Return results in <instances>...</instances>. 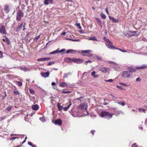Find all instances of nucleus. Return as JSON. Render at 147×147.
<instances>
[{
  "label": "nucleus",
  "mask_w": 147,
  "mask_h": 147,
  "mask_svg": "<svg viewBox=\"0 0 147 147\" xmlns=\"http://www.w3.org/2000/svg\"><path fill=\"white\" fill-rule=\"evenodd\" d=\"M114 115V114L110 113L109 112L104 111L101 112L100 116L102 117H104L108 119H109L112 117L113 115Z\"/></svg>",
  "instance_id": "nucleus-1"
},
{
  "label": "nucleus",
  "mask_w": 147,
  "mask_h": 147,
  "mask_svg": "<svg viewBox=\"0 0 147 147\" xmlns=\"http://www.w3.org/2000/svg\"><path fill=\"white\" fill-rule=\"evenodd\" d=\"M24 15V13L20 10L18 11L16 14V19L18 21L20 20L21 18Z\"/></svg>",
  "instance_id": "nucleus-2"
},
{
  "label": "nucleus",
  "mask_w": 147,
  "mask_h": 147,
  "mask_svg": "<svg viewBox=\"0 0 147 147\" xmlns=\"http://www.w3.org/2000/svg\"><path fill=\"white\" fill-rule=\"evenodd\" d=\"M74 60H73V62L77 64H80L82 63L84 61L83 59L78 58H74Z\"/></svg>",
  "instance_id": "nucleus-3"
},
{
  "label": "nucleus",
  "mask_w": 147,
  "mask_h": 147,
  "mask_svg": "<svg viewBox=\"0 0 147 147\" xmlns=\"http://www.w3.org/2000/svg\"><path fill=\"white\" fill-rule=\"evenodd\" d=\"M137 31H128V36L131 37L138 35L137 34Z\"/></svg>",
  "instance_id": "nucleus-4"
},
{
  "label": "nucleus",
  "mask_w": 147,
  "mask_h": 147,
  "mask_svg": "<svg viewBox=\"0 0 147 147\" xmlns=\"http://www.w3.org/2000/svg\"><path fill=\"white\" fill-rule=\"evenodd\" d=\"M131 76L129 72L127 71H123V72L122 76L123 78H129Z\"/></svg>",
  "instance_id": "nucleus-5"
},
{
  "label": "nucleus",
  "mask_w": 147,
  "mask_h": 147,
  "mask_svg": "<svg viewBox=\"0 0 147 147\" xmlns=\"http://www.w3.org/2000/svg\"><path fill=\"white\" fill-rule=\"evenodd\" d=\"M0 33L4 34H6L5 27L3 25H1L0 28Z\"/></svg>",
  "instance_id": "nucleus-6"
},
{
  "label": "nucleus",
  "mask_w": 147,
  "mask_h": 147,
  "mask_svg": "<svg viewBox=\"0 0 147 147\" xmlns=\"http://www.w3.org/2000/svg\"><path fill=\"white\" fill-rule=\"evenodd\" d=\"M113 43L111 42H110L106 44V45L107 47L109 48L113 49H116L115 47L112 45Z\"/></svg>",
  "instance_id": "nucleus-7"
},
{
  "label": "nucleus",
  "mask_w": 147,
  "mask_h": 147,
  "mask_svg": "<svg viewBox=\"0 0 147 147\" xmlns=\"http://www.w3.org/2000/svg\"><path fill=\"white\" fill-rule=\"evenodd\" d=\"M49 74L50 73L48 71L45 72H42L41 73V76L45 78L49 77Z\"/></svg>",
  "instance_id": "nucleus-8"
},
{
  "label": "nucleus",
  "mask_w": 147,
  "mask_h": 147,
  "mask_svg": "<svg viewBox=\"0 0 147 147\" xmlns=\"http://www.w3.org/2000/svg\"><path fill=\"white\" fill-rule=\"evenodd\" d=\"M99 70L100 71L103 73H106L109 70V69L108 68L101 67H99Z\"/></svg>",
  "instance_id": "nucleus-9"
},
{
  "label": "nucleus",
  "mask_w": 147,
  "mask_h": 147,
  "mask_svg": "<svg viewBox=\"0 0 147 147\" xmlns=\"http://www.w3.org/2000/svg\"><path fill=\"white\" fill-rule=\"evenodd\" d=\"M74 58H71L69 57H67L65 58L64 61L66 62L67 63H71V62H73V60H74Z\"/></svg>",
  "instance_id": "nucleus-10"
},
{
  "label": "nucleus",
  "mask_w": 147,
  "mask_h": 147,
  "mask_svg": "<svg viewBox=\"0 0 147 147\" xmlns=\"http://www.w3.org/2000/svg\"><path fill=\"white\" fill-rule=\"evenodd\" d=\"M54 123L56 125H61L62 123V121L60 119H58L55 120L54 121Z\"/></svg>",
  "instance_id": "nucleus-11"
},
{
  "label": "nucleus",
  "mask_w": 147,
  "mask_h": 147,
  "mask_svg": "<svg viewBox=\"0 0 147 147\" xmlns=\"http://www.w3.org/2000/svg\"><path fill=\"white\" fill-rule=\"evenodd\" d=\"M51 59L49 57L48 58H41L38 59L37 61H48L50 60Z\"/></svg>",
  "instance_id": "nucleus-12"
},
{
  "label": "nucleus",
  "mask_w": 147,
  "mask_h": 147,
  "mask_svg": "<svg viewBox=\"0 0 147 147\" xmlns=\"http://www.w3.org/2000/svg\"><path fill=\"white\" fill-rule=\"evenodd\" d=\"M4 9L5 13H8L9 11V6L6 4L5 5L4 7Z\"/></svg>",
  "instance_id": "nucleus-13"
},
{
  "label": "nucleus",
  "mask_w": 147,
  "mask_h": 147,
  "mask_svg": "<svg viewBox=\"0 0 147 147\" xmlns=\"http://www.w3.org/2000/svg\"><path fill=\"white\" fill-rule=\"evenodd\" d=\"M147 67V65L145 64L142 65L140 67H136V68L138 69H142L146 68Z\"/></svg>",
  "instance_id": "nucleus-14"
},
{
  "label": "nucleus",
  "mask_w": 147,
  "mask_h": 147,
  "mask_svg": "<svg viewBox=\"0 0 147 147\" xmlns=\"http://www.w3.org/2000/svg\"><path fill=\"white\" fill-rule=\"evenodd\" d=\"M4 37H5V39H3V40L4 42L6 41V44L8 45H9L10 44V41L9 39L6 36H4Z\"/></svg>",
  "instance_id": "nucleus-15"
},
{
  "label": "nucleus",
  "mask_w": 147,
  "mask_h": 147,
  "mask_svg": "<svg viewBox=\"0 0 147 147\" xmlns=\"http://www.w3.org/2000/svg\"><path fill=\"white\" fill-rule=\"evenodd\" d=\"M59 85V86L62 87H64L67 86V83L64 82H60Z\"/></svg>",
  "instance_id": "nucleus-16"
},
{
  "label": "nucleus",
  "mask_w": 147,
  "mask_h": 147,
  "mask_svg": "<svg viewBox=\"0 0 147 147\" xmlns=\"http://www.w3.org/2000/svg\"><path fill=\"white\" fill-rule=\"evenodd\" d=\"M93 56L94 58H96L98 61H101L102 60V59L101 57L95 55H93Z\"/></svg>",
  "instance_id": "nucleus-17"
},
{
  "label": "nucleus",
  "mask_w": 147,
  "mask_h": 147,
  "mask_svg": "<svg viewBox=\"0 0 147 147\" xmlns=\"http://www.w3.org/2000/svg\"><path fill=\"white\" fill-rule=\"evenodd\" d=\"M128 70L129 72H134L136 71V69L134 68H132L131 67H129L128 69Z\"/></svg>",
  "instance_id": "nucleus-18"
},
{
  "label": "nucleus",
  "mask_w": 147,
  "mask_h": 147,
  "mask_svg": "<svg viewBox=\"0 0 147 147\" xmlns=\"http://www.w3.org/2000/svg\"><path fill=\"white\" fill-rule=\"evenodd\" d=\"M23 23H22L17 28L15 29V31L16 32H18L19 30H20L22 27L23 26Z\"/></svg>",
  "instance_id": "nucleus-19"
},
{
  "label": "nucleus",
  "mask_w": 147,
  "mask_h": 147,
  "mask_svg": "<svg viewBox=\"0 0 147 147\" xmlns=\"http://www.w3.org/2000/svg\"><path fill=\"white\" fill-rule=\"evenodd\" d=\"M32 108L33 110H37L38 109V107L37 105H35L32 106Z\"/></svg>",
  "instance_id": "nucleus-20"
},
{
  "label": "nucleus",
  "mask_w": 147,
  "mask_h": 147,
  "mask_svg": "<svg viewBox=\"0 0 147 147\" xmlns=\"http://www.w3.org/2000/svg\"><path fill=\"white\" fill-rule=\"evenodd\" d=\"M57 106L59 110V111H61L63 108V107L62 106L60 105V103H58L57 104Z\"/></svg>",
  "instance_id": "nucleus-21"
},
{
  "label": "nucleus",
  "mask_w": 147,
  "mask_h": 147,
  "mask_svg": "<svg viewBox=\"0 0 147 147\" xmlns=\"http://www.w3.org/2000/svg\"><path fill=\"white\" fill-rule=\"evenodd\" d=\"M96 72L95 71H93L91 73V75L94 77L96 78L98 77V75L95 74Z\"/></svg>",
  "instance_id": "nucleus-22"
},
{
  "label": "nucleus",
  "mask_w": 147,
  "mask_h": 147,
  "mask_svg": "<svg viewBox=\"0 0 147 147\" xmlns=\"http://www.w3.org/2000/svg\"><path fill=\"white\" fill-rule=\"evenodd\" d=\"M72 73L70 72L64 74H63V78H67V77L68 76L71 75Z\"/></svg>",
  "instance_id": "nucleus-23"
},
{
  "label": "nucleus",
  "mask_w": 147,
  "mask_h": 147,
  "mask_svg": "<svg viewBox=\"0 0 147 147\" xmlns=\"http://www.w3.org/2000/svg\"><path fill=\"white\" fill-rule=\"evenodd\" d=\"M52 0H45L44 3L45 5H48L49 2L52 3Z\"/></svg>",
  "instance_id": "nucleus-24"
},
{
  "label": "nucleus",
  "mask_w": 147,
  "mask_h": 147,
  "mask_svg": "<svg viewBox=\"0 0 147 147\" xmlns=\"http://www.w3.org/2000/svg\"><path fill=\"white\" fill-rule=\"evenodd\" d=\"M78 107L80 109H83L85 107V104L84 103H82L80 105L78 106Z\"/></svg>",
  "instance_id": "nucleus-25"
},
{
  "label": "nucleus",
  "mask_w": 147,
  "mask_h": 147,
  "mask_svg": "<svg viewBox=\"0 0 147 147\" xmlns=\"http://www.w3.org/2000/svg\"><path fill=\"white\" fill-rule=\"evenodd\" d=\"M65 49H63L59 51V53H61V55L65 54Z\"/></svg>",
  "instance_id": "nucleus-26"
},
{
  "label": "nucleus",
  "mask_w": 147,
  "mask_h": 147,
  "mask_svg": "<svg viewBox=\"0 0 147 147\" xmlns=\"http://www.w3.org/2000/svg\"><path fill=\"white\" fill-rule=\"evenodd\" d=\"M96 20L97 21V23L99 25H101L102 23V21L100 20L98 18H96Z\"/></svg>",
  "instance_id": "nucleus-27"
},
{
  "label": "nucleus",
  "mask_w": 147,
  "mask_h": 147,
  "mask_svg": "<svg viewBox=\"0 0 147 147\" xmlns=\"http://www.w3.org/2000/svg\"><path fill=\"white\" fill-rule=\"evenodd\" d=\"M89 40H95L96 41H97V40L96 39V38L95 37H90L89 39Z\"/></svg>",
  "instance_id": "nucleus-28"
},
{
  "label": "nucleus",
  "mask_w": 147,
  "mask_h": 147,
  "mask_svg": "<svg viewBox=\"0 0 147 147\" xmlns=\"http://www.w3.org/2000/svg\"><path fill=\"white\" fill-rule=\"evenodd\" d=\"M91 51L90 50H83L82 51V53H89Z\"/></svg>",
  "instance_id": "nucleus-29"
},
{
  "label": "nucleus",
  "mask_w": 147,
  "mask_h": 147,
  "mask_svg": "<svg viewBox=\"0 0 147 147\" xmlns=\"http://www.w3.org/2000/svg\"><path fill=\"white\" fill-rule=\"evenodd\" d=\"M100 16L103 19H105L106 18V16L103 13H102L100 14Z\"/></svg>",
  "instance_id": "nucleus-30"
},
{
  "label": "nucleus",
  "mask_w": 147,
  "mask_h": 147,
  "mask_svg": "<svg viewBox=\"0 0 147 147\" xmlns=\"http://www.w3.org/2000/svg\"><path fill=\"white\" fill-rule=\"evenodd\" d=\"M112 20V22L114 23H117L118 22V20L117 19L114 18H113Z\"/></svg>",
  "instance_id": "nucleus-31"
},
{
  "label": "nucleus",
  "mask_w": 147,
  "mask_h": 147,
  "mask_svg": "<svg viewBox=\"0 0 147 147\" xmlns=\"http://www.w3.org/2000/svg\"><path fill=\"white\" fill-rule=\"evenodd\" d=\"M104 40L108 43L111 41H110L106 37H104Z\"/></svg>",
  "instance_id": "nucleus-32"
},
{
  "label": "nucleus",
  "mask_w": 147,
  "mask_h": 147,
  "mask_svg": "<svg viewBox=\"0 0 147 147\" xmlns=\"http://www.w3.org/2000/svg\"><path fill=\"white\" fill-rule=\"evenodd\" d=\"M12 107V106H9L8 107L6 108V110L8 111H10V109H11Z\"/></svg>",
  "instance_id": "nucleus-33"
},
{
  "label": "nucleus",
  "mask_w": 147,
  "mask_h": 147,
  "mask_svg": "<svg viewBox=\"0 0 147 147\" xmlns=\"http://www.w3.org/2000/svg\"><path fill=\"white\" fill-rule=\"evenodd\" d=\"M62 92L64 94H69L71 93V92L70 91H63Z\"/></svg>",
  "instance_id": "nucleus-34"
},
{
  "label": "nucleus",
  "mask_w": 147,
  "mask_h": 147,
  "mask_svg": "<svg viewBox=\"0 0 147 147\" xmlns=\"http://www.w3.org/2000/svg\"><path fill=\"white\" fill-rule=\"evenodd\" d=\"M74 50L72 49H69L67 50L66 51V53H71L72 51H74Z\"/></svg>",
  "instance_id": "nucleus-35"
},
{
  "label": "nucleus",
  "mask_w": 147,
  "mask_h": 147,
  "mask_svg": "<svg viewBox=\"0 0 147 147\" xmlns=\"http://www.w3.org/2000/svg\"><path fill=\"white\" fill-rule=\"evenodd\" d=\"M117 103L123 106H124L125 105V103L123 102H118Z\"/></svg>",
  "instance_id": "nucleus-36"
},
{
  "label": "nucleus",
  "mask_w": 147,
  "mask_h": 147,
  "mask_svg": "<svg viewBox=\"0 0 147 147\" xmlns=\"http://www.w3.org/2000/svg\"><path fill=\"white\" fill-rule=\"evenodd\" d=\"M29 32H28L27 33V35L25 37V38L27 40H28V38H29Z\"/></svg>",
  "instance_id": "nucleus-37"
},
{
  "label": "nucleus",
  "mask_w": 147,
  "mask_h": 147,
  "mask_svg": "<svg viewBox=\"0 0 147 147\" xmlns=\"http://www.w3.org/2000/svg\"><path fill=\"white\" fill-rule=\"evenodd\" d=\"M13 93L15 95H19L20 94V93L18 91H16L15 90L13 91Z\"/></svg>",
  "instance_id": "nucleus-38"
},
{
  "label": "nucleus",
  "mask_w": 147,
  "mask_h": 147,
  "mask_svg": "<svg viewBox=\"0 0 147 147\" xmlns=\"http://www.w3.org/2000/svg\"><path fill=\"white\" fill-rule=\"evenodd\" d=\"M29 90L31 94H33L34 93V92L33 90L31 89H30Z\"/></svg>",
  "instance_id": "nucleus-39"
},
{
  "label": "nucleus",
  "mask_w": 147,
  "mask_h": 147,
  "mask_svg": "<svg viewBox=\"0 0 147 147\" xmlns=\"http://www.w3.org/2000/svg\"><path fill=\"white\" fill-rule=\"evenodd\" d=\"M55 62L53 61H51L49 62L48 63V65H51L52 64H54Z\"/></svg>",
  "instance_id": "nucleus-40"
},
{
  "label": "nucleus",
  "mask_w": 147,
  "mask_h": 147,
  "mask_svg": "<svg viewBox=\"0 0 147 147\" xmlns=\"http://www.w3.org/2000/svg\"><path fill=\"white\" fill-rule=\"evenodd\" d=\"M76 25L80 29H82V27H81L80 26V23H77L76 24Z\"/></svg>",
  "instance_id": "nucleus-41"
},
{
  "label": "nucleus",
  "mask_w": 147,
  "mask_h": 147,
  "mask_svg": "<svg viewBox=\"0 0 147 147\" xmlns=\"http://www.w3.org/2000/svg\"><path fill=\"white\" fill-rule=\"evenodd\" d=\"M92 62V61L91 60H88V61H86L85 62V63L86 65L88 63H91Z\"/></svg>",
  "instance_id": "nucleus-42"
},
{
  "label": "nucleus",
  "mask_w": 147,
  "mask_h": 147,
  "mask_svg": "<svg viewBox=\"0 0 147 147\" xmlns=\"http://www.w3.org/2000/svg\"><path fill=\"white\" fill-rule=\"evenodd\" d=\"M116 49H118L119 50H120V51H121V52H127V51L125 50H122V49H118V48H116Z\"/></svg>",
  "instance_id": "nucleus-43"
},
{
  "label": "nucleus",
  "mask_w": 147,
  "mask_h": 147,
  "mask_svg": "<svg viewBox=\"0 0 147 147\" xmlns=\"http://www.w3.org/2000/svg\"><path fill=\"white\" fill-rule=\"evenodd\" d=\"M57 53V51H53L52 52H51L49 53V54L52 55V54H54Z\"/></svg>",
  "instance_id": "nucleus-44"
},
{
  "label": "nucleus",
  "mask_w": 147,
  "mask_h": 147,
  "mask_svg": "<svg viewBox=\"0 0 147 147\" xmlns=\"http://www.w3.org/2000/svg\"><path fill=\"white\" fill-rule=\"evenodd\" d=\"M141 79L139 77L136 80V81L137 82H140L141 81Z\"/></svg>",
  "instance_id": "nucleus-45"
},
{
  "label": "nucleus",
  "mask_w": 147,
  "mask_h": 147,
  "mask_svg": "<svg viewBox=\"0 0 147 147\" xmlns=\"http://www.w3.org/2000/svg\"><path fill=\"white\" fill-rule=\"evenodd\" d=\"M105 81L107 82H113V80H112V79H110L107 80H105Z\"/></svg>",
  "instance_id": "nucleus-46"
},
{
  "label": "nucleus",
  "mask_w": 147,
  "mask_h": 147,
  "mask_svg": "<svg viewBox=\"0 0 147 147\" xmlns=\"http://www.w3.org/2000/svg\"><path fill=\"white\" fill-rule=\"evenodd\" d=\"M139 111H142L144 113H145V110L144 109H139Z\"/></svg>",
  "instance_id": "nucleus-47"
},
{
  "label": "nucleus",
  "mask_w": 147,
  "mask_h": 147,
  "mask_svg": "<svg viewBox=\"0 0 147 147\" xmlns=\"http://www.w3.org/2000/svg\"><path fill=\"white\" fill-rule=\"evenodd\" d=\"M17 82L18 83V86H21L22 85V83L21 82Z\"/></svg>",
  "instance_id": "nucleus-48"
},
{
  "label": "nucleus",
  "mask_w": 147,
  "mask_h": 147,
  "mask_svg": "<svg viewBox=\"0 0 147 147\" xmlns=\"http://www.w3.org/2000/svg\"><path fill=\"white\" fill-rule=\"evenodd\" d=\"M123 34L124 35H125L126 36H128V31L126 32H124V33H123Z\"/></svg>",
  "instance_id": "nucleus-49"
},
{
  "label": "nucleus",
  "mask_w": 147,
  "mask_h": 147,
  "mask_svg": "<svg viewBox=\"0 0 147 147\" xmlns=\"http://www.w3.org/2000/svg\"><path fill=\"white\" fill-rule=\"evenodd\" d=\"M119 84L120 85L124 86H128V85L127 84L123 83H120Z\"/></svg>",
  "instance_id": "nucleus-50"
},
{
  "label": "nucleus",
  "mask_w": 147,
  "mask_h": 147,
  "mask_svg": "<svg viewBox=\"0 0 147 147\" xmlns=\"http://www.w3.org/2000/svg\"><path fill=\"white\" fill-rule=\"evenodd\" d=\"M39 119L42 122L44 121L45 118L44 117H40Z\"/></svg>",
  "instance_id": "nucleus-51"
},
{
  "label": "nucleus",
  "mask_w": 147,
  "mask_h": 147,
  "mask_svg": "<svg viewBox=\"0 0 147 147\" xmlns=\"http://www.w3.org/2000/svg\"><path fill=\"white\" fill-rule=\"evenodd\" d=\"M117 113L118 114V115H119L121 114H123V113L121 111H118L117 112Z\"/></svg>",
  "instance_id": "nucleus-52"
},
{
  "label": "nucleus",
  "mask_w": 147,
  "mask_h": 147,
  "mask_svg": "<svg viewBox=\"0 0 147 147\" xmlns=\"http://www.w3.org/2000/svg\"><path fill=\"white\" fill-rule=\"evenodd\" d=\"M40 37V35H39L37 36L35 38V39L36 40H37Z\"/></svg>",
  "instance_id": "nucleus-53"
},
{
  "label": "nucleus",
  "mask_w": 147,
  "mask_h": 147,
  "mask_svg": "<svg viewBox=\"0 0 147 147\" xmlns=\"http://www.w3.org/2000/svg\"><path fill=\"white\" fill-rule=\"evenodd\" d=\"M21 70H23L24 71H26L27 69L25 67H22L21 68Z\"/></svg>",
  "instance_id": "nucleus-54"
},
{
  "label": "nucleus",
  "mask_w": 147,
  "mask_h": 147,
  "mask_svg": "<svg viewBox=\"0 0 147 147\" xmlns=\"http://www.w3.org/2000/svg\"><path fill=\"white\" fill-rule=\"evenodd\" d=\"M134 146V147H138L137 145L136 144V143H134L133 144H132L131 145V147H132V146Z\"/></svg>",
  "instance_id": "nucleus-55"
},
{
  "label": "nucleus",
  "mask_w": 147,
  "mask_h": 147,
  "mask_svg": "<svg viewBox=\"0 0 147 147\" xmlns=\"http://www.w3.org/2000/svg\"><path fill=\"white\" fill-rule=\"evenodd\" d=\"M95 132V131L93 130L91 131L90 132L93 135H94V132Z\"/></svg>",
  "instance_id": "nucleus-56"
},
{
  "label": "nucleus",
  "mask_w": 147,
  "mask_h": 147,
  "mask_svg": "<svg viewBox=\"0 0 147 147\" xmlns=\"http://www.w3.org/2000/svg\"><path fill=\"white\" fill-rule=\"evenodd\" d=\"M63 109H64V111H67L68 109L67 107H65L64 108H63Z\"/></svg>",
  "instance_id": "nucleus-57"
},
{
  "label": "nucleus",
  "mask_w": 147,
  "mask_h": 147,
  "mask_svg": "<svg viewBox=\"0 0 147 147\" xmlns=\"http://www.w3.org/2000/svg\"><path fill=\"white\" fill-rule=\"evenodd\" d=\"M105 11L107 13L109 14V11L108 9L107 8H106L105 9Z\"/></svg>",
  "instance_id": "nucleus-58"
},
{
  "label": "nucleus",
  "mask_w": 147,
  "mask_h": 147,
  "mask_svg": "<svg viewBox=\"0 0 147 147\" xmlns=\"http://www.w3.org/2000/svg\"><path fill=\"white\" fill-rule=\"evenodd\" d=\"M88 55V57L92 56L93 57V55H92L91 53L89 54Z\"/></svg>",
  "instance_id": "nucleus-59"
},
{
  "label": "nucleus",
  "mask_w": 147,
  "mask_h": 147,
  "mask_svg": "<svg viewBox=\"0 0 147 147\" xmlns=\"http://www.w3.org/2000/svg\"><path fill=\"white\" fill-rule=\"evenodd\" d=\"M25 23H24V24L23 26V31L25 30L26 29L25 28Z\"/></svg>",
  "instance_id": "nucleus-60"
},
{
  "label": "nucleus",
  "mask_w": 147,
  "mask_h": 147,
  "mask_svg": "<svg viewBox=\"0 0 147 147\" xmlns=\"http://www.w3.org/2000/svg\"><path fill=\"white\" fill-rule=\"evenodd\" d=\"M28 145H29L30 146H32V143L31 142H28Z\"/></svg>",
  "instance_id": "nucleus-61"
},
{
  "label": "nucleus",
  "mask_w": 147,
  "mask_h": 147,
  "mask_svg": "<svg viewBox=\"0 0 147 147\" xmlns=\"http://www.w3.org/2000/svg\"><path fill=\"white\" fill-rule=\"evenodd\" d=\"M59 48H58L57 50H55L56 51H57V53H59Z\"/></svg>",
  "instance_id": "nucleus-62"
},
{
  "label": "nucleus",
  "mask_w": 147,
  "mask_h": 147,
  "mask_svg": "<svg viewBox=\"0 0 147 147\" xmlns=\"http://www.w3.org/2000/svg\"><path fill=\"white\" fill-rule=\"evenodd\" d=\"M117 88H118L120 89H122V88L121 86H117Z\"/></svg>",
  "instance_id": "nucleus-63"
},
{
  "label": "nucleus",
  "mask_w": 147,
  "mask_h": 147,
  "mask_svg": "<svg viewBox=\"0 0 147 147\" xmlns=\"http://www.w3.org/2000/svg\"><path fill=\"white\" fill-rule=\"evenodd\" d=\"M71 105V103L70 102V104L67 106V108L68 109Z\"/></svg>",
  "instance_id": "nucleus-64"
}]
</instances>
